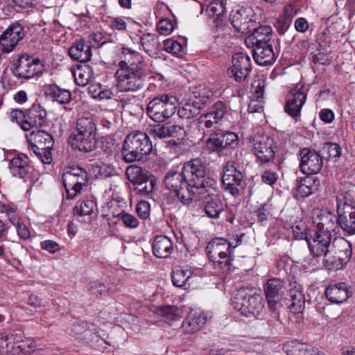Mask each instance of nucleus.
<instances>
[{
  "label": "nucleus",
  "instance_id": "nucleus-1",
  "mask_svg": "<svg viewBox=\"0 0 355 355\" xmlns=\"http://www.w3.org/2000/svg\"><path fill=\"white\" fill-rule=\"evenodd\" d=\"M205 168L202 157L192 159L184 164L181 173L174 171L167 173L164 179L165 184L175 193L184 205L190 204L198 194L200 198H205L213 195L216 184L213 179L205 177Z\"/></svg>",
  "mask_w": 355,
  "mask_h": 355
},
{
  "label": "nucleus",
  "instance_id": "nucleus-2",
  "mask_svg": "<svg viewBox=\"0 0 355 355\" xmlns=\"http://www.w3.org/2000/svg\"><path fill=\"white\" fill-rule=\"evenodd\" d=\"M272 33L270 26H261L245 40L252 44L254 60L259 65L271 64L275 60L272 45L270 43Z\"/></svg>",
  "mask_w": 355,
  "mask_h": 355
},
{
  "label": "nucleus",
  "instance_id": "nucleus-3",
  "mask_svg": "<svg viewBox=\"0 0 355 355\" xmlns=\"http://www.w3.org/2000/svg\"><path fill=\"white\" fill-rule=\"evenodd\" d=\"M96 125L90 117H80L76 121V128L70 137L69 143L73 149L80 153L92 152L96 147Z\"/></svg>",
  "mask_w": 355,
  "mask_h": 355
},
{
  "label": "nucleus",
  "instance_id": "nucleus-4",
  "mask_svg": "<svg viewBox=\"0 0 355 355\" xmlns=\"http://www.w3.org/2000/svg\"><path fill=\"white\" fill-rule=\"evenodd\" d=\"M207 257L215 270L228 273L232 264V243L224 238H216L207 245Z\"/></svg>",
  "mask_w": 355,
  "mask_h": 355
},
{
  "label": "nucleus",
  "instance_id": "nucleus-5",
  "mask_svg": "<svg viewBox=\"0 0 355 355\" xmlns=\"http://www.w3.org/2000/svg\"><path fill=\"white\" fill-rule=\"evenodd\" d=\"M232 304L234 309L245 316L260 315L263 309V297L252 290L241 288L237 290L232 298Z\"/></svg>",
  "mask_w": 355,
  "mask_h": 355
},
{
  "label": "nucleus",
  "instance_id": "nucleus-6",
  "mask_svg": "<svg viewBox=\"0 0 355 355\" xmlns=\"http://www.w3.org/2000/svg\"><path fill=\"white\" fill-rule=\"evenodd\" d=\"M142 67H119L115 73L116 87L120 92H136L145 86Z\"/></svg>",
  "mask_w": 355,
  "mask_h": 355
},
{
  "label": "nucleus",
  "instance_id": "nucleus-7",
  "mask_svg": "<svg viewBox=\"0 0 355 355\" xmlns=\"http://www.w3.org/2000/svg\"><path fill=\"white\" fill-rule=\"evenodd\" d=\"M178 98L170 94H162L150 100L146 107L148 116L155 122L162 123L176 112Z\"/></svg>",
  "mask_w": 355,
  "mask_h": 355
},
{
  "label": "nucleus",
  "instance_id": "nucleus-8",
  "mask_svg": "<svg viewBox=\"0 0 355 355\" xmlns=\"http://www.w3.org/2000/svg\"><path fill=\"white\" fill-rule=\"evenodd\" d=\"M66 191V198L73 199L79 193L87 180V171L79 166H70L65 168L62 177Z\"/></svg>",
  "mask_w": 355,
  "mask_h": 355
},
{
  "label": "nucleus",
  "instance_id": "nucleus-9",
  "mask_svg": "<svg viewBox=\"0 0 355 355\" xmlns=\"http://www.w3.org/2000/svg\"><path fill=\"white\" fill-rule=\"evenodd\" d=\"M352 254L351 243L343 237L334 238L330 252V261L326 267L331 270L342 269L349 261Z\"/></svg>",
  "mask_w": 355,
  "mask_h": 355
},
{
  "label": "nucleus",
  "instance_id": "nucleus-10",
  "mask_svg": "<svg viewBox=\"0 0 355 355\" xmlns=\"http://www.w3.org/2000/svg\"><path fill=\"white\" fill-rule=\"evenodd\" d=\"M152 142L146 133L137 131L126 136L123 146V155H149L153 153Z\"/></svg>",
  "mask_w": 355,
  "mask_h": 355
},
{
  "label": "nucleus",
  "instance_id": "nucleus-11",
  "mask_svg": "<svg viewBox=\"0 0 355 355\" xmlns=\"http://www.w3.org/2000/svg\"><path fill=\"white\" fill-rule=\"evenodd\" d=\"M333 240L331 233L321 230H315L309 238H306L311 254L314 257L323 256V261L325 265L327 261H330Z\"/></svg>",
  "mask_w": 355,
  "mask_h": 355
},
{
  "label": "nucleus",
  "instance_id": "nucleus-12",
  "mask_svg": "<svg viewBox=\"0 0 355 355\" xmlns=\"http://www.w3.org/2000/svg\"><path fill=\"white\" fill-rule=\"evenodd\" d=\"M126 175L129 181L135 187V191L141 196L150 195L155 185V180L148 175L137 165H131L126 168Z\"/></svg>",
  "mask_w": 355,
  "mask_h": 355
},
{
  "label": "nucleus",
  "instance_id": "nucleus-13",
  "mask_svg": "<svg viewBox=\"0 0 355 355\" xmlns=\"http://www.w3.org/2000/svg\"><path fill=\"white\" fill-rule=\"evenodd\" d=\"M213 97V92L207 88L202 89L199 96H195L184 103L178 110V115L182 119H191L198 114L200 110L209 103Z\"/></svg>",
  "mask_w": 355,
  "mask_h": 355
},
{
  "label": "nucleus",
  "instance_id": "nucleus-14",
  "mask_svg": "<svg viewBox=\"0 0 355 355\" xmlns=\"http://www.w3.org/2000/svg\"><path fill=\"white\" fill-rule=\"evenodd\" d=\"M26 138L35 155H51L54 140L48 132L34 130L27 135Z\"/></svg>",
  "mask_w": 355,
  "mask_h": 355
},
{
  "label": "nucleus",
  "instance_id": "nucleus-15",
  "mask_svg": "<svg viewBox=\"0 0 355 355\" xmlns=\"http://www.w3.org/2000/svg\"><path fill=\"white\" fill-rule=\"evenodd\" d=\"M43 65L40 59L28 55H22L18 59L13 70L17 78L30 79L42 73Z\"/></svg>",
  "mask_w": 355,
  "mask_h": 355
},
{
  "label": "nucleus",
  "instance_id": "nucleus-16",
  "mask_svg": "<svg viewBox=\"0 0 355 355\" xmlns=\"http://www.w3.org/2000/svg\"><path fill=\"white\" fill-rule=\"evenodd\" d=\"M307 91L300 83L290 90L285 105V111L289 116L295 119L300 116L301 110L306 100Z\"/></svg>",
  "mask_w": 355,
  "mask_h": 355
},
{
  "label": "nucleus",
  "instance_id": "nucleus-17",
  "mask_svg": "<svg viewBox=\"0 0 355 355\" xmlns=\"http://www.w3.org/2000/svg\"><path fill=\"white\" fill-rule=\"evenodd\" d=\"M243 179V174L237 170L235 162L228 161L223 168L222 176V182L225 191L233 196H239V187L241 185Z\"/></svg>",
  "mask_w": 355,
  "mask_h": 355
},
{
  "label": "nucleus",
  "instance_id": "nucleus-18",
  "mask_svg": "<svg viewBox=\"0 0 355 355\" xmlns=\"http://www.w3.org/2000/svg\"><path fill=\"white\" fill-rule=\"evenodd\" d=\"M252 12L250 8H242L231 13V24L236 31L248 34L252 33L258 28L255 27V21L250 17Z\"/></svg>",
  "mask_w": 355,
  "mask_h": 355
},
{
  "label": "nucleus",
  "instance_id": "nucleus-19",
  "mask_svg": "<svg viewBox=\"0 0 355 355\" xmlns=\"http://www.w3.org/2000/svg\"><path fill=\"white\" fill-rule=\"evenodd\" d=\"M251 71V60L245 53H236L232 58V67L228 69V75L233 77L235 81H245Z\"/></svg>",
  "mask_w": 355,
  "mask_h": 355
},
{
  "label": "nucleus",
  "instance_id": "nucleus-20",
  "mask_svg": "<svg viewBox=\"0 0 355 355\" xmlns=\"http://www.w3.org/2000/svg\"><path fill=\"white\" fill-rule=\"evenodd\" d=\"M25 36L24 27L19 24L10 26L0 36V46L5 53L11 52Z\"/></svg>",
  "mask_w": 355,
  "mask_h": 355
},
{
  "label": "nucleus",
  "instance_id": "nucleus-21",
  "mask_svg": "<svg viewBox=\"0 0 355 355\" xmlns=\"http://www.w3.org/2000/svg\"><path fill=\"white\" fill-rule=\"evenodd\" d=\"M212 313L191 309L182 323L186 334H192L200 330L207 322L211 319Z\"/></svg>",
  "mask_w": 355,
  "mask_h": 355
},
{
  "label": "nucleus",
  "instance_id": "nucleus-22",
  "mask_svg": "<svg viewBox=\"0 0 355 355\" xmlns=\"http://www.w3.org/2000/svg\"><path fill=\"white\" fill-rule=\"evenodd\" d=\"M313 221L316 225L317 230L331 234L338 229V216L327 210L315 211Z\"/></svg>",
  "mask_w": 355,
  "mask_h": 355
},
{
  "label": "nucleus",
  "instance_id": "nucleus-23",
  "mask_svg": "<svg viewBox=\"0 0 355 355\" xmlns=\"http://www.w3.org/2000/svg\"><path fill=\"white\" fill-rule=\"evenodd\" d=\"M319 180L311 175L297 179L294 197L297 200H302L311 195L318 189Z\"/></svg>",
  "mask_w": 355,
  "mask_h": 355
},
{
  "label": "nucleus",
  "instance_id": "nucleus-24",
  "mask_svg": "<svg viewBox=\"0 0 355 355\" xmlns=\"http://www.w3.org/2000/svg\"><path fill=\"white\" fill-rule=\"evenodd\" d=\"M46 111L40 105H33L28 113V120L23 123L22 130H30L33 127H44L47 125Z\"/></svg>",
  "mask_w": 355,
  "mask_h": 355
},
{
  "label": "nucleus",
  "instance_id": "nucleus-25",
  "mask_svg": "<svg viewBox=\"0 0 355 355\" xmlns=\"http://www.w3.org/2000/svg\"><path fill=\"white\" fill-rule=\"evenodd\" d=\"M328 300L334 304H341L349 297V291L346 283L340 282L329 285L325 291Z\"/></svg>",
  "mask_w": 355,
  "mask_h": 355
},
{
  "label": "nucleus",
  "instance_id": "nucleus-26",
  "mask_svg": "<svg viewBox=\"0 0 355 355\" xmlns=\"http://www.w3.org/2000/svg\"><path fill=\"white\" fill-rule=\"evenodd\" d=\"M153 254L159 259L168 257L173 251V245L171 240L166 236H157L153 241Z\"/></svg>",
  "mask_w": 355,
  "mask_h": 355
},
{
  "label": "nucleus",
  "instance_id": "nucleus-27",
  "mask_svg": "<svg viewBox=\"0 0 355 355\" xmlns=\"http://www.w3.org/2000/svg\"><path fill=\"white\" fill-rule=\"evenodd\" d=\"M253 141V150L255 155L264 153L266 155H273L277 153V147L272 137L259 136L255 137Z\"/></svg>",
  "mask_w": 355,
  "mask_h": 355
},
{
  "label": "nucleus",
  "instance_id": "nucleus-28",
  "mask_svg": "<svg viewBox=\"0 0 355 355\" xmlns=\"http://www.w3.org/2000/svg\"><path fill=\"white\" fill-rule=\"evenodd\" d=\"M69 55L73 60L85 62L92 56L91 45L82 40L76 42L69 49Z\"/></svg>",
  "mask_w": 355,
  "mask_h": 355
},
{
  "label": "nucleus",
  "instance_id": "nucleus-29",
  "mask_svg": "<svg viewBox=\"0 0 355 355\" xmlns=\"http://www.w3.org/2000/svg\"><path fill=\"white\" fill-rule=\"evenodd\" d=\"M121 59L119 67H142V56L136 51L129 48L123 47L121 49Z\"/></svg>",
  "mask_w": 355,
  "mask_h": 355
},
{
  "label": "nucleus",
  "instance_id": "nucleus-30",
  "mask_svg": "<svg viewBox=\"0 0 355 355\" xmlns=\"http://www.w3.org/2000/svg\"><path fill=\"white\" fill-rule=\"evenodd\" d=\"M338 227L349 235L355 234V209L338 211Z\"/></svg>",
  "mask_w": 355,
  "mask_h": 355
},
{
  "label": "nucleus",
  "instance_id": "nucleus-31",
  "mask_svg": "<svg viewBox=\"0 0 355 355\" xmlns=\"http://www.w3.org/2000/svg\"><path fill=\"white\" fill-rule=\"evenodd\" d=\"M45 92L53 101L60 104H67L71 98V94L69 90L62 89L56 85H48L46 87Z\"/></svg>",
  "mask_w": 355,
  "mask_h": 355
},
{
  "label": "nucleus",
  "instance_id": "nucleus-32",
  "mask_svg": "<svg viewBox=\"0 0 355 355\" xmlns=\"http://www.w3.org/2000/svg\"><path fill=\"white\" fill-rule=\"evenodd\" d=\"M322 157H302L300 168L304 174L311 175L320 171L322 165Z\"/></svg>",
  "mask_w": 355,
  "mask_h": 355
},
{
  "label": "nucleus",
  "instance_id": "nucleus-33",
  "mask_svg": "<svg viewBox=\"0 0 355 355\" xmlns=\"http://www.w3.org/2000/svg\"><path fill=\"white\" fill-rule=\"evenodd\" d=\"M8 355H24L26 353L27 343L22 340L21 334L8 335Z\"/></svg>",
  "mask_w": 355,
  "mask_h": 355
},
{
  "label": "nucleus",
  "instance_id": "nucleus-34",
  "mask_svg": "<svg viewBox=\"0 0 355 355\" xmlns=\"http://www.w3.org/2000/svg\"><path fill=\"white\" fill-rule=\"evenodd\" d=\"M30 168L28 157H13L10 160L9 169L14 176L24 178Z\"/></svg>",
  "mask_w": 355,
  "mask_h": 355
},
{
  "label": "nucleus",
  "instance_id": "nucleus-35",
  "mask_svg": "<svg viewBox=\"0 0 355 355\" xmlns=\"http://www.w3.org/2000/svg\"><path fill=\"white\" fill-rule=\"evenodd\" d=\"M73 74L76 83L79 86L84 87L93 78L94 71L89 65L84 64L78 65Z\"/></svg>",
  "mask_w": 355,
  "mask_h": 355
},
{
  "label": "nucleus",
  "instance_id": "nucleus-36",
  "mask_svg": "<svg viewBox=\"0 0 355 355\" xmlns=\"http://www.w3.org/2000/svg\"><path fill=\"white\" fill-rule=\"evenodd\" d=\"M284 289V282L279 278L269 279L263 286L266 297H280Z\"/></svg>",
  "mask_w": 355,
  "mask_h": 355
},
{
  "label": "nucleus",
  "instance_id": "nucleus-37",
  "mask_svg": "<svg viewBox=\"0 0 355 355\" xmlns=\"http://www.w3.org/2000/svg\"><path fill=\"white\" fill-rule=\"evenodd\" d=\"M157 317H160L165 322H172L181 318V311L175 306H161L155 309L154 311Z\"/></svg>",
  "mask_w": 355,
  "mask_h": 355
},
{
  "label": "nucleus",
  "instance_id": "nucleus-38",
  "mask_svg": "<svg viewBox=\"0 0 355 355\" xmlns=\"http://www.w3.org/2000/svg\"><path fill=\"white\" fill-rule=\"evenodd\" d=\"M291 304L289 309L293 314L302 313L305 307V296L302 291L293 288L291 291Z\"/></svg>",
  "mask_w": 355,
  "mask_h": 355
},
{
  "label": "nucleus",
  "instance_id": "nucleus-39",
  "mask_svg": "<svg viewBox=\"0 0 355 355\" xmlns=\"http://www.w3.org/2000/svg\"><path fill=\"white\" fill-rule=\"evenodd\" d=\"M283 349L287 355H309L312 347L306 343L293 340L285 343Z\"/></svg>",
  "mask_w": 355,
  "mask_h": 355
},
{
  "label": "nucleus",
  "instance_id": "nucleus-40",
  "mask_svg": "<svg viewBox=\"0 0 355 355\" xmlns=\"http://www.w3.org/2000/svg\"><path fill=\"white\" fill-rule=\"evenodd\" d=\"M355 209L353 195L349 191H343L336 196V210L338 211Z\"/></svg>",
  "mask_w": 355,
  "mask_h": 355
},
{
  "label": "nucleus",
  "instance_id": "nucleus-41",
  "mask_svg": "<svg viewBox=\"0 0 355 355\" xmlns=\"http://www.w3.org/2000/svg\"><path fill=\"white\" fill-rule=\"evenodd\" d=\"M222 149L221 134L215 132L211 134L206 141L205 146L203 147V153H219Z\"/></svg>",
  "mask_w": 355,
  "mask_h": 355
},
{
  "label": "nucleus",
  "instance_id": "nucleus-42",
  "mask_svg": "<svg viewBox=\"0 0 355 355\" xmlns=\"http://www.w3.org/2000/svg\"><path fill=\"white\" fill-rule=\"evenodd\" d=\"M223 209L224 204L219 198L209 200L205 206V214L211 218H219Z\"/></svg>",
  "mask_w": 355,
  "mask_h": 355
},
{
  "label": "nucleus",
  "instance_id": "nucleus-43",
  "mask_svg": "<svg viewBox=\"0 0 355 355\" xmlns=\"http://www.w3.org/2000/svg\"><path fill=\"white\" fill-rule=\"evenodd\" d=\"M191 275V272L189 270L178 267L173 272V284L176 287L182 288L188 283Z\"/></svg>",
  "mask_w": 355,
  "mask_h": 355
},
{
  "label": "nucleus",
  "instance_id": "nucleus-44",
  "mask_svg": "<svg viewBox=\"0 0 355 355\" xmlns=\"http://www.w3.org/2000/svg\"><path fill=\"white\" fill-rule=\"evenodd\" d=\"M207 12L209 17H216L214 21L220 19L225 12V6L220 0H214L208 5Z\"/></svg>",
  "mask_w": 355,
  "mask_h": 355
},
{
  "label": "nucleus",
  "instance_id": "nucleus-45",
  "mask_svg": "<svg viewBox=\"0 0 355 355\" xmlns=\"http://www.w3.org/2000/svg\"><path fill=\"white\" fill-rule=\"evenodd\" d=\"M0 212L6 214L8 220L12 225H16L17 223L21 220V218L17 212V207L13 205L8 204L1 205Z\"/></svg>",
  "mask_w": 355,
  "mask_h": 355
},
{
  "label": "nucleus",
  "instance_id": "nucleus-46",
  "mask_svg": "<svg viewBox=\"0 0 355 355\" xmlns=\"http://www.w3.org/2000/svg\"><path fill=\"white\" fill-rule=\"evenodd\" d=\"M92 173L98 178H105L112 175L113 168L103 162H96L92 164Z\"/></svg>",
  "mask_w": 355,
  "mask_h": 355
},
{
  "label": "nucleus",
  "instance_id": "nucleus-47",
  "mask_svg": "<svg viewBox=\"0 0 355 355\" xmlns=\"http://www.w3.org/2000/svg\"><path fill=\"white\" fill-rule=\"evenodd\" d=\"M96 203L92 200H83L80 205L74 208L75 214L80 216H89L94 212Z\"/></svg>",
  "mask_w": 355,
  "mask_h": 355
},
{
  "label": "nucleus",
  "instance_id": "nucleus-48",
  "mask_svg": "<svg viewBox=\"0 0 355 355\" xmlns=\"http://www.w3.org/2000/svg\"><path fill=\"white\" fill-rule=\"evenodd\" d=\"M221 134L222 149L227 147L235 148L239 144V137L232 132L218 131Z\"/></svg>",
  "mask_w": 355,
  "mask_h": 355
},
{
  "label": "nucleus",
  "instance_id": "nucleus-49",
  "mask_svg": "<svg viewBox=\"0 0 355 355\" xmlns=\"http://www.w3.org/2000/svg\"><path fill=\"white\" fill-rule=\"evenodd\" d=\"M164 48L169 53L180 56L184 51V46L178 42L173 39H167L164 42Z\"/></svg>",
  "mask_w": 355,
  "mask_h": 355
},
{
  "label": "nucleus",
  "instance_id": "nucleus-50",
  "mask_svg": "<svg viewBox=\"0 0 355 355\" xmlns=\"http://www.w3.org/2000/svg\"><path fill=\"white\" fill-rule=\"evenodd\" d=\"M117 217L122 221L124 226L127 228L135 229L139 226V223L137 218L135 216L128 214L125 211L120 212Z\"/></svg>",
  "mask_w": 355,
  "mask_h": 355
},
{
  "label": "nucleus",
  "instance_id": "nucleus-51",
  "mask_svg": "<svg viewBox=\"0 0 355 355\" xmlns=\"http://www.w3.org/2000/svg\"><path fill=\"white\" fill-rule=\"evenodd\" d=\"M148 130L149 133L155 137L163 139L168 137V125L160 123L149 125Z\"/></svg>",
  "mask_w": 355,
  "mask_h": 355
},
{
  "label": "nucleus",
  "instance_id": "nucleus-52",
  "mask_svg": "<svg viewBox=\"0 0 355 355\" xmlns=\"http://www.w3.org/2000/svg\"><path fill=\"white\" fill-rule=\"evenodd\" d=\"M272 205L269 201L260 205L257 210L255 211L259 222L266 220L268 216L272 215Z\"/></svg>",
  "mask_w": 355,
  "mask_h": 355
},
{
  "label": "nucleus",
  "instance_id": "nucleus-53",
  "mask_svg": "<svg viewBox=\"0 0 355 355\" xmlns=\"http://www.w3.org/2000/svg\"><path fill=\"white\" fill-rule=\"evenodd\" d=\"M175 28V25L171 19H163L157 24L158 32L163 35H170Z\"/></svg>",
  "mask_w": 355,
  "mask_h": 355
},
{
  "label": "nucleus",
  "instance_id": "nucleus-54",
  "mask_svg": "<svg viewBox=\"0 0 355 355\" xmlns=\"http://www.w3.org/2000/svg\"><path fill=\"white\" fill-rule=\"evenodd\" d=\"M141 44L146 52L152 51V47L157 44V38L150 33L144 34L141 37Z\"/></svg>",
  "mask_w": 355,
  "mask_h": 355
},
{
  "label": "nucleus",
  "instance_id": "nucleus-55",
  "mask_svg": "<svg viewBox=\"0 0 355 355\" xmlns=\"http://www.w3.org/2000/svg\"><path fill=\"white\" fill-rule=\"evenodd\" d=\"M136 211L139 218L141 219H146L150 215V204L146 201L141 200L137 205Z\"/></svg>",
  "mask_w": 355,
  "mask_h": 355
},
{
  "label": "nucleus",
  "instance_id": "nucleus-56",
  "mask_svg": "<svg viewBox=\"0 0 355 355\" xmlns=\"http://www.w3.org/2000/svg\"><path fill=\"white\" fill-rule=\"evenodd\" d=\"M107 291V288L105 285L99 282H92L89 284V292L93 295L98 297L104 295Z\"/></svg>",
  "mask_w": 355,
  "mask_h": 355
},
{
  "label": "nucleus",
  "instance_id": "nucleus-57",
  "mask_svg": "<svg viewBox=\"0 0 355 355\" xmlns=\"http://www.w3.org/2000/svg\"><path fill=\"white\" fill-rule=\"evenodd\" d=\"M198 121H200L201 124L204 123L206 127L209 128H211L214 124L218 123L220 120L219 119L216 118V116L212 112H209L201 115L198 118Z\"/></svg>",
  "mask_w": 355,
  "mask_h": 355
},
{
  "label": "nucleus",
  "instance_id": "nucleus-58",
  "mask_svg": "<svg viewBox=\"0 0 355 355\" xmlns=\"http://www.w3.org/2000/svg\"><path fill=\"white\" fill-rule=\"evenodd\" d=\"M17 235L22 240L28 239L31 236V231L28 227L21 220L16 225H14Z\"/></svg>",
  "mask_w": 355,
  "mask_h": 355
},
{
  "label": "nucleus",
  "instance_id": "nucleus-59",
  "mask_svg": "<svg viewBox=\"0 0 355 355\" xmlns=\"http://www.w3.org/2000/svg\"><path fill=\"white\" fill-rule=\"evenodd\" d=\"M321 152L328 155H340L341 148L336 143H326L322 147Z\"/></svg>",
  "mask_w": 355,
  "mask_h": 355
},
{
  "label": "nucleus",
  "instance_id": "nucleus-60",
  "mask_svg": "<svg viewBox=\"0 0 355 355\" xmlns=\"http://www.w3.org/2000/svg\"><path fill=\"white\" fill-rule=\"evenodd\" d=\"M10 119L11 121L18 123L22 128L23 123L28 120V117L21 110H13L10 113Z\"/></svg>",
  "mask_w": 355,
  "mask_h": 355
},
{
  "label": "nucleus",
  "instance_id": "nucleus-61",
  "mask_svg": "<svg viewBox=\"0 0 355 355\" xmlns=\"http://www.w3.org/2000/svg\"><path fill=\"white\" fill-rule=\"evenodd\" d=\"M110 27L114 31H125L127 24L123 17H116L110 19Z\"/></svg>",
  "mask_w": 355,
  "mask_h": 355
},
{
  "label": "nucleus",
  "instance_id": "nucleus-62",
  "mask_svg": "<svg viewBox=\"0 0 355 355\" xmlns=\"http://www.w3.org/2000/svg\"><path fill=\"white\" fill-rule=\"evenodd\" d=\"M261 181L270 186H273L278 180V175L277 173L266 170L261 174Z\"/></svg>",
  "mask_w": 355,
  "mask_h": 355
},
{
  "label": "nucleus",
  "instance_id": "nucleus-63",
  "mask_svg": "<svg viewBox=\"0 0 355 355\" xmlns=\"http://www.w3.org/2000/svg\"><path fill=\"white\" fill-rule=\"evenodd\" d=\"M227 109V107L223 102L217 101L214 105L210 112H212L216 116V118L219 119L220 121L226 113Z\"/></svg>",
  "mask_w": 355,
  "mask_h": 355
},
{
  "label": "nucleus",
  "instance_id": "nucleus-64",
  "mask_svg": "<svg viewBox=\"0 0 355 355\" xmlns=\"http://www.w3.org/2000/svg\"><path fill=\"white\" fill-rule=\"evenodd\" d=\"M41 248L50 253H55L60 250V245L52 240H46L40 243Z\"/></svg>",
  "mask_w": 355,
  "mask_h": 355
}]
</instances>
